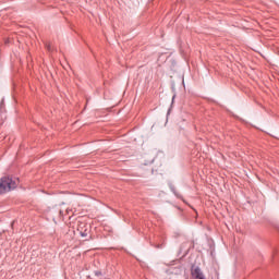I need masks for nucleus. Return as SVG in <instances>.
Returning <instances> with one entry per match:
<instances>
[{"label": "nucleus", "instance_id": "1", "mask_svg": "<svg viewBox=\"0 0 279 279\" xmlns=\"http://www.w3.org/2000/svg\"><path fill=\"white\" fill-rule=\"evenodd\" d=\"M19 186V179L12 177H2L0 179V195H5Z\"/></svg>", "mask_w": 279, "mask_h": 279}, {"label": "nucleus", "instance_id": "2", "mask_svg": "<svg viewBox=\"0 0 279 279\" xmlns=\"http://www.w3.org/2000/svg\"><path fill=\"white\" fill-rule=\"evenodd\" d=\"M191 277H192V279H206V276H204L202 268H199V266H195V265H193L191 267Z\"/></svg>", "mask_w": 279, "mask_h": 279}, {"label": "nucleus", "instance_id": "3", "mask_svg": "<svg viewBox=\"0 0 279 279\" xmlns=\"http://www.w3.org/2000/svg\"><path fill=\"white\" fill-rule=\"evenodd\" d=\"M172 193L178 197V199H182V194H180L174 186H171Z\"/></svg>", "mask_w": 279, "mask_h": 279}, {"label": "nucleus", "instance_id": "4", "mask_svg": "<svg viewBox=\"0 0 279 279\" xmlns=\"http://www.w3.org/2000/svg\"><path fill=\"white\" fill-rule=\"evenodd\" d=\"M80 234L83 238L88 236V229H85L84 231H80Z\"/></svg>", "mask_w": 279, "mask_h": 279}, {"label": "nucleus", "instance_id": "5", "mask_svg": "<svg viewBox=\"0 0 279 279\" xmlns=\"http://www.w3.org/2000/svg\"><path fill=\"white\" fill-rule=\"evenodd\" d=\"M72 210L70 208L65 209V215H71Z\"/></svg>", "mask_w": 279, "mask_h": 279}, {"label": "nucleus", "instance_id": "6", "mask_svg": "<svg viewBox=\"0 0 279 279\" xmlns=\"http://www.w3.org/2000/svg\"><path fill=\"white\" fill-rule=\"evenodd\" d=\"M59 215H60V217H64L66 214H64L63 210H59Z\"/></svg>", "mask_w": 279, "mask_h": 279}, {"label": "nucleus", "instance_id": "7", "mask_svg": "<svg viewBox=\"0 0 279 279\" xmlns=\"http://www.w3.org/2000/svg\"><path fill=\"white\" fill-rule=\"evenodd\" d=\"M95 276H101V271L99 270L95 271Z\"/></svg>", "mask_w": 279, "mask_h": 279}, {"label": "nucleus", "instance_id": "8", "mask_svg": "<svg viewBox=\"0 0 279 279\" xmlns=\"http://www.w3.org/2000/svg\"><path fill=\"white\" fill-rule=\"evenodd\" d=\"M47 49H48V51H51V46L48 45V46H47Z\"/></svg>", "mask_w": 279, "mask_h": 279}]
</instances>
